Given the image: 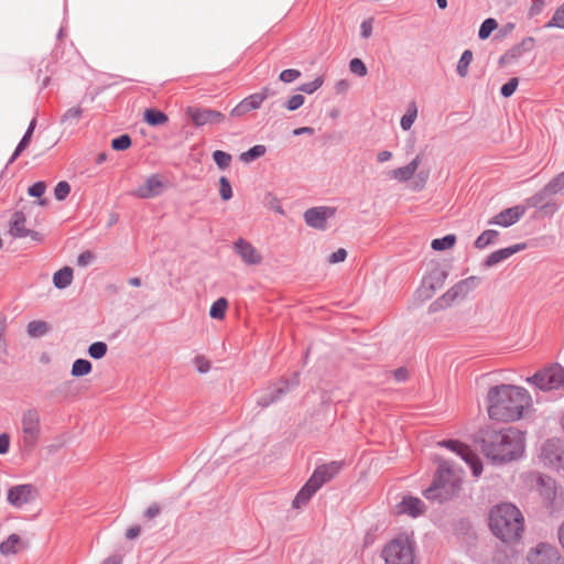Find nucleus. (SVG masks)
I'll return each mask as SVG.
<instances>
[{
    "mask_svg": "<svg viewBox=\"0 0 564 564\" xmlns=\"http://www.w3.org/2000/svg\"><path fill=\"white\" fill-rule=\"evenodd\" d=\"M305 98L302 95H293L286 102V108L290 111L299 109L304 104Z\"/></svg>",
    "mask_w": 564,
    "mask_h": 564,
    "instance_id": "obj_52",
    "label": "nucleus"
},
{
    "mask_svg": "<svg viewBox=\"0 0 564 564\" xmlns=\"http://www.w3.org/2000/svg\"><path fill=\"white\" fill-rule=\"evenodd\" d=\"M456 242L455 235H447L443 238L432 240L431 247L436 251L452 249Z\"/></svg>",
    "mask_w": 564,
    "mask_h": 564,
    "instance_id": "obj_34",
    "label": "nucleus"
},
{
    "mask_svg": "<svg viewBox=\"0 0 564 564\" xmlns=\"http://www.w3.org/2000/svg\"><path fill=\"white\" fill-rule=\"evenodd\" d=\"M227 310L228 301L225 297H220L212 304L209 315L215 319H224Z\"/></svg>",
    "mask_w": 564,
    "mask_h": 564,
    "instance_id": "obj_31",
    "label": "nucleus"
},
{
    "mask_svg": "<svg viewBox=\"0 0 564 564\" xmlns=\"http://www.w3.org/2000/svg\"><path fill=\"white\" fill-rule=\"evenodd\" d=\"M26 542L20 535L12 533L0 543V553L3 556L15 555L26 549Z\"/></svg>",
    "mask_w": 564,
    "mask_h": 564,
    "instance_id": "obj_25",
    "label": "nucleus"
},
{
    "mask_svg": "<svg viewBox=\"0 0 564 564\" xmlns=\"http://www.w3.org/2000/svg\"><path fill=\"white\" fill-rule=\"evenodd\" d=\"M490 420L509 423L521 420L532 408L530 392L514 384H498L489 388L486 397Z\"/></svg>",
    "mask_w": 564,
    "mask_h": 564,
    "instance_id": "obj_1",
    "label": "nucleus"
},
{
    "mask_svg": "<svg viewBox=\"0 0 564 564\" xmlns=\"http://www.w3.org/2000/svg\"><path fill=\"white\" fill-rule=\"evenodd\" d=\"M492 534L506 544L518 542L524 532V517L520 509L510 502L494 506L488 516Z\"/></svg>",
    "mask_w": 564,
    "mask_h": 564,
    "instance_id": "obj_2",
    "label": "nucleus"
},
{
    "mask_svg": "<svg viewBox=\"0 0 564 564\" xmlns=\"http://www.w3.org/2000/svg\"><path fill=\"white\" fill-rule=\"evenodd\" d=\"M349 69L351 73L357 74L359 76H365L367 74V67L365 63L359 58H352L350 61Z\"/></svg>",
    "mask_w": 564,
    "mask_h": 564,
    "instance_id": "obj_49",
    "label": "nucleus"
},
{
    "mask_svg": "<svg viewBox=\"0 0 564 564\" xmlns=\"http://www.w3.org/2000/svg\"><path fill=\"white\" fill-rule=\"evenodd\" d=\"M498 26V23L495 19H487L482 22V24L480 25V29H479V32H478V35L481 40H486L489 37V35L491 34V32L494 30H496Z\"/></svg>",
    "mask_w": 564,
    "mask_h": 564,
    "instance_id": "obj_40",
    "label": "nucleus"
},
{
    "mask_svg": "<svg viewBox=\"0 0 564 564\" xmlns=\"http://www.w3.org/2000/svg\"><path fill=\"white\" fill-rule=\"evenodd\" d=\"M558 540H560L561 545L564 549V523L558 529Z\"/></svg>",
    "mask_w": 564,
    "mask_h": 564,
    "instance_id": "obj_64",
    "label": "nucleus"
},
{
    "mask_svg": "<svg viewBox=\"0 0 564 564\" xmlns=\"http://www.w3.org/2000/svg\"><path fill=\"white\" fill-rule=\"evenodd\" d=\"M394 511L399 516L419 517L425 511L423 501L416 497L405 496L395 505Z\"/></svg>",
    "mask_w": 564,
    "mask_h": 564,
    "instance_id": "obj_22",
    "label": "nucleus"
},
{
    "mask_svg": "<svg viewBox=\"0 0 564 564\" xmlns=\"http://www.w3.org/2000/svg\"><path fill=\"white\" fill-rule=\"evenodd\" d=\"M186 113L196 127L206 124H219L225 121V116L209 108L188 107Z\"/></svg>",
    "mask_w": 564,
    "mask_h": 564,
    "instance_id": "obj_15",
    "label": "nucleus"
},
{
    "mask_svg": "<svg viewBox=\"0 0 564 564\" xmlns=\"http://www.w3.org/2000/svg\"><path fill=\"white\" fill-rule=\"evenodd\" d=\"M498 237L499 232L497 230L487 229L482 231L475 240V248L479 250L485 249L488 246L495 243Z\"/></svg>",
    "mask_w": 564,
    "mask_h": 564,
    "instance_id": "obj_28",
    "label": "nucleus"
},
{
    "mask_svg": "<svg viewBox=\"0 0 564 564\" xmlns=\"http://www.w3.org/2000/svg\"><path fill=\"white\" fill-rule=\"evenodd\" d=\"M269 95L270 89L264 87L261 91L246 97L231 110V116L241 117L251 110L259 109Z\"/></svg>",
    "mask_w": 564,
    "mask_h": 564,
    "instance_id": "obj_16",
    "label": "nucleus"
},
{
    "mask_svg": "<svg viewBox=\"0 0 564 564\" xmlns=\"http://www.w3.org/2000/svg\"><path fill=\"white\" fill-rule=\"evenodd\" d=\"M93 365L87 359H76L72 365L70 373L73 377H83L91 372Z\"/></svg>",
    "mask_w": 564,
    "mask_h": 564,
    "instance_id": "obj_30",
    "label": "nucleus"
},
{
    "mask_svg": "<svg viewBox=\"0 0 564 564\" xmlns=\"http://www.w3.org/2000/svg\"><path fill=\"white\" fill-rule=\"evenodd\" d=\"M335 214V208L327 207V206H321V207H313L307 209L304 213V219L305 223L313 228L316 229H325L326 228V220L330 217H333Z\"/></svg>",
    "mask_w": 564,
    "mask_h": 564,
    "instance_id": "obj_18",
    "label": "nucleus"
},
{
    "mask_svg": "<svg viewBox=\"0 0 564 564\" xmlns=\"http://www.w3.org/2000/svg\"><path fill=\"white\" fill-rule=\"evenodd\" d=\"M540 458L544 465L564 473V449L560 441H546L542 447Z\"/></svg>",
    "mask_w": 564,
    "mask_h": 564,
    "instance_id": "obj_12",
    "label": "nucleus"
},
{
    "mask_svg": "<svg viewBox=\"0 0 564 564\" xmlns=\"http://www.w3.org/2000/svg\"><path fill=\"white\" fill-rule=\"evenodd\" d=\"M462 473L453 468L447 460H441L432 485L424 491L430 500L443 501L454 496L459 489Z\"/></svg>",
    "mask_w": 564,
    "mask_h": 564,
    "instance_id": "obj_4",
    "label": "nucleus"
},
{
    "mask_svg": "<svg viewBox=\"0 0 564 564\" xmlns=\"http://www.w3.org/2000/svg\"><path fill=\"white\" fill-rule=\"evenodd\" d=\"M10 440L7 434L0 435V454H6L9 451Z\"/></svg>",
    "mask_w": 564,
    "mask_h": 564,
    "instance_id": "obj_58",
    "label": "nucleus"
},
{
    "mask_svg": "<svg viewBox=\"0 0 564 564\" xmlns=\"http://www.w3.org/2000/svg\"><path fill=\"white\" fill-rule=\"evenodd\" d=\"M300 76H301L300 70L290 68V69H284L283 72H281L279 78L283 83H292V82L296 80Z\"/></svg>",
    "mask_w": 564,
    "mask_h": 564,
    "instance_id": "obj_50",
    "label": "nucleus"
},
{
    "mask_svg": "<svg viewBox=\"0 0 564 564\" xmlns=\"http://www.w3.org/2000/svg\"><path fill=\"white\" fill-rule=\"evenodd\" d=\"M39 490L31 484H22L8 490L7 500L14 508H22L36 500Z\"/></svg>",
    "mask_w": 564,
    "mask_h": 564,
    "instance_id": "obj_11",
    "label": "nucleus"
},
{
    "mask_svg": "<svg viewBox=\"0 0 564 564\" xmlns=\"http://www.w3.org/2000/svg\"><path fill=\"white\" fill-rule=\"evenodd\" d=\"M167 120V116L160 110L149 108L144 111V121L150 126H162L165 124Z\"/></svg>",
    "mask_w": 564,
    "mask_h": 564,
    "instance_id": "obj_29",
    "label": "nucleus"
},
{
    "mask_svg": "<svg viewBox=\"0 0 564 564\" xmlns=\"http://www.w3.org/2000/svg\"><path fill=\"white\" fill-rule=\"evenodd\" d=\"M264 152H265L264 145H254L247 152L242 153L240 158H241V160L250 161V160H253V159H257V158L263 155Z\"/></svg>",
    "mask_w": 564,
    "mask_h": 564,
    "instance_id": "obj_46",
    "label": "nucleus"
},
{
    "mask_svg": "<svg viewBox=\"0 0 564 564\" xmlns=\"http://www.w3.org/2000/svg\"><path fill=\"white\" fill-rule=\"evenodd\" d=\"M83 115V109L79 107H73L69 108L64 115H63V122H69L75 123L79 120V118Z\"/></svg>",
    "mask_w": 564,
    "mask_h": 564,
    "instance_id": "obj_44",
    "label": "nucleus"
},
{
    "mask_svg": "<svg viewBox=\"0 0 564 564\" xmlns=\"http://www.w3.org/2000/svg\"><path fill=\"white\" fill-rule=\"evenodd\" d=\"M527 382L542 391L564 388V367L557 362L549 364L527 378Z\"/></svg>",
    "mask_w": 564,
    "mask_h": 564,
    "instance_id": "obj_6",
    "label": "nucleus"
},
{
    "mask_svg": "<svg viewBox=\"0 0 564 564\" xmlns=\"http://www.w3.org/2000/svg\"><path fill=\"white\" fill-rule=\"evenodd\" d=\"M73 281V269L64 267L53 275V283L57 289H65L70 285Z\"/></svg>",
    "mask_w": 564,
    "mask_h": 564,
    "instance_id": "obj_27",
    "label": "nucleus"
},
{
    "mask_svg": "<svg viewBox=\"0 0 564 564\" xmlns=\"http://www.w3.org/2000/svg\"><path fill=\"white\" fill-rule=\"evenodd\" d=\"M445 280V273L438 269H435L434 271L430 272L429 275H426L421 286L415 292V297L421 301H427L430 300L436 290L441 289Z\"/></svg>",
    "mask_w": 564,
    "mask_h": 564,
    "instance_id": "obj_13",
    "label": "nucleus"
},
{
    "mask_svg": "<svg viewBox=\"0 0 564 564\" xmlns=\"http://www.w3.org/2000/svg\"><path fill=\"white\" fill-rule=\"evenodd\" d=\"M165 187L164 178L159 174H152L132 192V195L138 198L149 199L161 195Z\"/></svg>",
    "mask_w": 564,
    "mask_h": 564,
    "instance_id": "obj_14",
    "label": "nucleus"
},
{
    "mask_svg": "<svg viewBox=\"0 0 564 564\" xmlns=\"http://www.w3.org/2000/svg\"><path fill=\"white\" fill-rule=\"evenodd\" d=\"M524 436L516 429L494 431L484 441L486 456L497 462H508L522 455Z\"/></svg>",
    "mask_w": 564,
    "mask_h": 564,
    "instance_id": "obj_3",
    "label": "nucleus"
},
{
    "mask_svg": "<svg viewBox=\"0 0 564 564\" xmlns=\"http://www.w3.org/2000/svg\"><path fill=\"white\" fill-rule=\"evenodd\" d=\"M33 208V205L24 206L22 210L15 212L9 225V232L13 237L23 238L31 236L33 231L25 226L26 223V213Z\"/></svg>",
    "mask_w": 564,
    "mask_h": 564,
    "instance_id": "obj_21",
    "label": "nucleus"
},
{
    "mask_svg": "<svg viewBox=\"0 0 564 564\" xmlns=\"http://www.w3.org/2000/svg\"><path fill=\"white\" fill-rule=\"evenodd\" d=\"M386 564H415V543L411 535L399 534L382 550Z\"/></svg>",
    "mask_w": 564,
    "mask_h": 564,
    "instance_id": "obj_5",
    "label": "nucleus"
},
{
    "mask_svg": "<svg viewBox=\"0 0 564 564\" xmlns=\"http://www.w3.org/2000/svg\"><path fill=\"white\" fill-rule=\"evenodd\" d=\"M360 29H361V35L365 39H368L372 33V20L371 19L365 20L361 23Z\"/></svg>",
    "mask_w": 564,
    "mask_h": 564,
    "instance_id": "obj_56",
    "label": "nucleus"
},
{
    "mask_svg": "<svg viewBox=\"0 0 564 564\" xmlns=\"http://www.w3.org/2000/svg\"><path fill=\"white\" fill-rule=\"evenodd\" d=\"M422 162L421 155H416L409 164L402 167H398L394 170H391L388 175L390 178L399 181V182H406L413 177L416 170L419 169L420 164Z\"/></svg>",
    "mask_w": 564,
    "mask_h": 564,
    "instance_id": "obj_24",
    "label": "nucleus"
},
{
    "mask_svg": "<svg viewBox=\"0 0 564 564\" xmlns=\"http://www.w3.org/2000/svg\"><path fill=\"white\" fill-rule=\"evenodd\" d=\"M523 249H525V243H518V245H514L511 247H507V248H502L497 251H494L486 258L485 265L488 268H491V267L507 260L508 258H510L511 256H513L514 253H517Z\"/></svg>",
    "mask_w": 564,
    "mask_h": 564,
    "instance_id": "obj_23",
    "label": "nucleus"
},
{
    "mask_svg": "<svg viewBox=\"0 0 564 564\" xmlns=\"http://www.w3.org/2000/svg\"><path fill=\"white\" fill-rule=\"evenodd\" d=\"M24 447L33 448L41 437V416L36 410H28L21 419Z\"/></svg>",
    "mask_w": 564,
    "mask_h": 564,
    "instance_id": "obj_8",
    "label": "nucleus"
},
{
    "mask_svg": "<svg viewBox=\"0 0 564 564\" xmlns=\"http://www.w3.org/2000/svg\"><path fill=\"white\" fill-rule=\"evenodd\" d=\"M527 560L529 564H564V557L558 550L546 543H540L532 547L527 555Z\"/></svg>",
    "mask_w": 564,
    "mask_h": 564,
    "instance_id": "obj_9",
    "label": "nucleus"
},
{
    "mask_svg": "<svg viewBox=\"0 0 564 564\" xmlns=\"http://www.w3.org/2000/svg\"><path fill=\"white\" fill-rule=\"evenodd\" d=\"M30 142H31V137L24 134V137L22 138V140L20 141V143L18 144V147L13 153L11 161H14L20 155V153L29 147Z\"/></svg>",
    "mask_w": 564,
    "mask_h": 564,
    "instance_id": "obj_55",
    "label": "nucleus"
},
{
    "mask_svg": "<svg viewBox=\"0 0 564 564\" xmlns=\"http://www.w3.org/2000/svg\"><path fill=\"white\" fill-rule=\"evenodd\" d=\"M7 330L8 317L3 314H0V358L8 351Z\"/></svg>",
    "mask_w": 564,
    "mask_h": 564,
    "instance_id": "obj_35",
    "label": "nucleus"
},
{
    "mask_svg": "<svg viewBox=\"0 0 564 564\" xmlns=\"http://www.w3.org/2000/svg\"><path fill=\"white\" fill-rule=\"evenodd\" d=\"M45 191H46V184L44 182L40 181V182L34 183L29 188L28 193L31 196L40 198V200L37 202V204L40 206H45L46 205V199L41 198V196L45 193Z\"/></svg>",
    "mask_w": 564,
    "mask_h": 564,
    "instance_id": "obj_39",
    "label": "nucleus"
},
{
    "mask_svg": "<svg viewBox=\"0 0 564 564\" xmlns=\"http://www.w3.org/2000/svg\"><path fill=\"white\" fill-rule=\"evenodd\" d=\"M131 139L127 134H122L111 141V147L113 150L123 151L130 148Z\"/></svg>",
    "mask_w": 564,
    "mask_h": 564,
    "instance_id": "obj_45",
    "label": "nucleus"
},
{
    "mask_svg": "<svg viewBox=\"0 0 564 564\" xmlns=\"http://www.w3.org/2000/svg\"><path fill=\"white\" fill-rule=\"evenodd\" d=\"M546 28H564V3L555 11Z\"/></svg>",
    "mask_w": 564,
    "mask_h": 564,
    "instance_id": "obj_42",
    "label": "nucleus"
},
{
    "mask_svg": "<svg viewBox=\"0 0 564 564\" xmlns=\"http://www.w3.org/2000/svg\"><path fill=\"white\" fill-rule=\"evenodd\" d=\"M107 350H108V346L104 341L93 343L88 347V354L94 359H101V358H104L106 356V354H107Z\"/></svg>",
    "mask_w": 564,
    "mask_h": 564,
    "instance_id": "obj_38",
    "label": "nucleus"
},
{
    "mask_svg": "<svg viewBox=\"0 0 564 564\" xmlns=\"http://www.w3.org/2000/svg\"><path fill=\"white\" fill-rule=\"evenodd\" d=\"M473 61V52L469 50H466L457 64V73L460 77H466L468 74V67Z\"/></svg>",
    "mask_w": 564,
    "mask_h": 564,
    "instance_id": "obj_37",
    "label": "nucleus"
},
{
    "mask_svg": "<svg viewBox=\"0 0 564 564\" xmlns=\"http://www.w3.org/2000/svg\"><path fill=\"white\" fill-rule=\"evenodd\" d=\"M314 129L311 127H301L293 130L294 135H301V134H313Z\"/></svg>",
    "mask_w": 564,
    "mask_h": 564,
    "instance_id": "obj_61",
    "label": "nucleus"
},
{
    "mask_svg": "<svg viewBox=\"0 0 564 564\" xmlns=\"http://www.w3.org/2000/svg\"><path fill=\"white\" fill-rule=\"evenodd\" d=\"M480 283V279L478 276H469L456 283L453 288H451L437 302L432 304V307H444L448 306L452 303L460 301L465 299L471 291H474L478 284Z\"/></svg>",
    "mask_w": 564,
    "mask_h": 564,
    "instance_id": "obj_7",
    "label": "nucleus"
},
{
    "mask_svg": "<svg viewBox=\"0 0 564 564\" xmlns=\"http://www.w3.org/2000/svg\"><path fill=\"white\" fill-rule=\"evenodd\" d=\"M219 194L224 200H228L232 197L231 185L225 176L219 178Z\"/></svg>",
    "mask_w": 564,
    "mask_h": 564,
    "instance_id": "obj_43",
    "label": "nucleus"
},
{
    "mask_svg": "<svg viewBox=\"0 0 564 564\" xmlns=\"http://www.w3.org/2000/svg\"><path fill=\"white\" fill-rule=\"evenodd\" d=\"M234 249L241 260L248 265H257L262 262L263 258L261 252L249 241L242 238H239L234 243Z\"/></svg>",
    "mask_w": 564,
    "mask_h": 564,
    "instance_id": "obj_20",
    "label": "nucleus"
},
{
    "mask_svg": "<svg viewBox=\"0 0 564 564\" xmlns=\"http://www.w3.org/2000/svg\"><path fill=\"white\" fill-rule=\"evenodd\" d=\"M323 83L324 78L318 76L313 82L303 84L299 89L306 94H313L323 85Z\"/></svg>",
    "mask_w": 564,
    "mask_h": 564,
    "instance_id": "obj_48",
    "label": "nucleus"
},
{
    "mask_svg": "<svg viewBox=\"0 0 564 564\" xmlns=\"http://www.w3.org/2000/svg\"><path fill=\"white\" fill-rule=\"evenodd\" d=\"M518 87V78H511L501 87V95L503 97H510Z\"/></svg>",
    "mask_w": 564,
    "mask_h": 564,
    "instance_id": "obj_53",
    "label": "nucleus"
},
{
    "mask_svg": "<svg viewBox=\"0 0 564 564\" xmlns=\"http://www.w3.org/2000/svg\"><path fill=\"white\" fill-rule=\"evenodd\" d=\"M122 557L119 555H111L102 561L101 564H121Z\"/></svg>",
    "mask_w": 564,
    "mask_h": 564,
    "instance_id": "obj_63",
    "label": "nucleus"
},
{
    "mask_svg": "<svg viewBox=\"0 0 564 564\" xmlns=\"http://www.w3.org/2000/svg\"><path fill=\"white\" fill-rule=\"evenodd\" d=\"M194 365L196 366L197 371L200 373H206L210 369V362L204 356H196L194 358Z\"/></svg>",
    "mask_w": 564,
    "mask_h": 564,
    "instance_id": "obj_51",
    "label": "nucleus"
},
{
    "mask_svg": "<svg viewBox=\"0 0 564 564\" xmlns=\"http://www.w3.org/2000/svg\"><path fill=\"white\" fill-rule=\"evenodd\" d=\"M140 532H141L140 527H139V525H134V527L129 528V529L126 531V536H127V539H129V540H133V539H135V538H138V536H139Z\"/></svg>",
    "mask_w": 564,
    "mask_h": 564,
    "instance_id": "obj_59",
    "label": "nucleus"
},
{
    "mask_svg": "<svg viewBox=\"0 0 564 564\" xmlns=\"http://www.w3.org/2000/svg\"><path fill=\"white\" fill-rule=\"evenodd\" d=\"M417 116V108L414 102H411L406 109V112L401 118V127L403 130H409Z\"/></svg>",
    "mask_w": 564,
    "mask_h": 564,
    "instance_id": "obj_36",
    "label": "nucleus"
},
{
    "mask_svg": "<svg viewBox=\"0 0 564 564\" xmlns=\"http://www.w3.org/2000/svg\"><path fill=\"white\" fill-rule=\"evenodd\" d=\"M341 466L340 462L324 464L314 470L308 480L315 486V488L319 489L325 482L332 480L340 471Z\"/></svg>",
    "mask_w": 564,
    "mask_h": 564,
    "instance_id": "obj_17",
    "label": "nucleus"
},
{
    "mask_svg": "<svg viewBox=\"0 0 564 564\" xmlns=\"http://www.w3.org/2000/svg\"><path fill=\"white\" fill-rule=\"evenodd\" d=\"M318 489L315 488L314 485L310 480L306 481V484L302 487V489L297 492L293 500V507L299 509L310 501L312 496L317 491Z\"/></svg>",
    "mask_w": 564,
    "mask_h": 564,
    "instance_id": "obj_26",
    "label": "nucleus"
},
{
    "mask_svg": "<svg viewBox=\"0 0 564 564\" xmlns=\"http://www.w3.org/2000/svg\"><path fill=\"white\" fill-rule=\"evenodd\" d=\"M525 207L517 205L501 210L499 214L489 219V225H497L500 227H510L518 223L525 214Z\"/></svg>",
    "mask_w": 564,
    "mask_h": 564,
    "instance_id": "obj_19",
    "label": "nucleus"
},
{
    "mask_svg": "<svg viewBox=\"0 0 564 564\" xmlns=\"http://www.w3.org/2000/svg\"><path fill=\"white\" fill-rule=\"evenodd\" d=\"M161 512V508L159 505L156 503H153L144 512V517L148 518V519H153L155 517H158Z\"/></svg>",
    "mask_w": 564,
    "mask_h": 564,
    "instance_id": "obj_57",
    "label": "nucleus"
},
{
    "mask_svg": "<svg viewBox=\"0 0 564 564\" xmlns=\"http://www.w3.org/2000/svg\"><path fill=\"white\" fill-rule=\"evenodd\" d=\"M213 159L221 170L228 167L231 162V155L220 150L213 153Z\"/></svg>",
    "mask_w": 564,
    "mask_h": 564,
    "instance_id": "obj_41",
    "label": "nucleus"
},
{
    "mask_svg": "<svg viewBox=\"0 0 564 564\" xmlns=\"http://www.w3.org/2000/svg\"><path fill=\"white\" fill-rule=\"evenodd\" d=\"M392 155L393 154L390 151H381L377 154V160L380 163H384V162L389 161L392 158Z\"/></svg>",
    "mask_w": 564,
    "mask_h": 564,
    "instance_id": "obj_60",
    "label": "nucleus"
},
{
    "mask_svg": "<svg viewBox=\"0 0 564 564\" xmlns=\"http://www.w3.org/2000/svg\"><path fill=\"white\" fill-rule=\"evenodd\" d=\"M70 192V186L67 182L62 181L57 183V185L54 188V195L57 200H63L67 197V195Z\"/></svg>",
    "mask_w": 564,
    "mask_h": 564,
    "instance_id": "obj_47",
    "label": "nucleus"
},
{
    "mask_svg": "<svg viewBox=\"0 0 564 564\" xmlns=\"http://www.w3.org/2000/svg\"><path fill=\"white\" fill-rule=\"evenodd\" d=\"M48 330V325L44 321H32L26 326V332L31 337H41Z\"/></svg>",
    "mask_w": 564,
    "mask_h": 564,
    "instance_id": "obj_33",
    "label": "nucleus"
},
{
    "mask_svg": "<svg viewBox=\"0 0 564 564\" xmlns=\"http://www.w3.org/2000/svg\"><path fill=\"white\" fill-rule=\"evenodd\" d=\"M93 259V256L90 252H84L78 257V264L79 265H86L89 263V261Z\"/></svg>",
    "mask_w": 564,
    "mask_h": 564,
    "instance_id": "obj_62",
    "label": "nucleus"
},
{
    "mask_svg": "<svg viewBox=\"0 0 564 564\" xmlns=\"http://www.w3.org/2000/svg\"><path fill=\"white\" fill-rule=\"evenodd\" d=\"M564 189V171L552 178L544 187L546 195H555Z\"/></svg>",
    "mask_w": 564,
    "mask_h": 564,
    "instance_id": "obj_32",
    "label": "nucleus"
},
{
    "mask_svg": "<svg viewBox=\"0 0 564 564\" xmlns=\"http://www.w3.org/2000/svg\"><path fill=\"white\" fill-rule=\"evenodd\" d=\"M347 257V251L344 248H339L335 252H333L329 258L327 259V262L330 264L339 263L345 261Z\"/></svg>",
    "mask_w": 564,
    "mask_h": 564,
    "instance_id": "obj_54",
    "label": "nucleus"
},
{
    "mask_svg": "<svg viewBox=\"0 0 564 564\" xmlns=\"http://www.w3.org/2000/svg\"><path fill=\"white\" fill-rule=\"evenodd\" d=\"M440 446L446 447L465 460L473 469L474 476L478 477L482 471V465L478 456L470 449V447L459 441H442Z\"/></svg>",
    "mask_w": 564,
    "mask_h": 564,
    "instance_id": "obj_10",
    "label": "nucleus"
}]
</instances>
